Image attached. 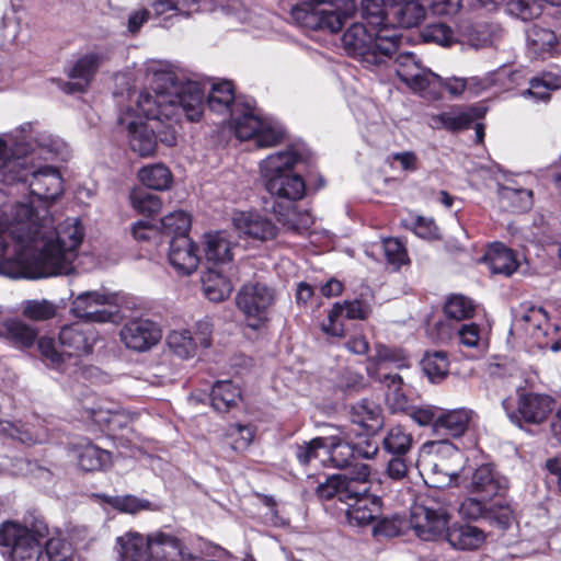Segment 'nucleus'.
<instances>
[{"instance_id":"1","label":"nucleus","mask_w":561,"mask_h":561,"mask_svg":"<svg viewBox=\"0 0 561 561\" xmlns=\"http://www.w3.org/2000/svg\"><path fill=\"white\" fill-rule=\"evenodd\" d=\"M67 154V144L60 137L33 123L0 134V182L27 181L32 194L27 202L10 208L9 228L18 257L0 263L1 275L35 279L72 272L84 236L80 220L68 218L55 227L47 207L36 205L60 197L64 183L56 168H36L35 161Z\"/></svg>"},{"instance_id":"2","label":"nucleus","mask_w":561,"mask_h":561,"mask_svg":"<svg viewBox=\"0 0 561 561\" xmlns=\"http://www.w3.org/2000/svg\"><path fill=\"white\" fill-rule=\"evenodd\" d=\"M150 92L133 93L129 104L118 115V124L127 131L130 149L140 157L156 152L158 140L176 144L175 125L185 116L198 121L204 108V85L180 78L173 71H156Z\"/></svg>"},{"instance_id":"3","label":"nucleus","mask_w":561,"mask_h":561,"mask_svg":"<svg viewBox=\"0 0 561 561\" xmlns=\"http://www.w3.org/2000/svg\"><path fill=\"white\" fill-rule=\"evenodd\" d=\"M96 341L95 332L84 323L75 322L64 325L59 332L58 351L53 339L43 336L37 347L46 365L65 374L75 375L79 371V358L92 353Z\"/></svg>"},{"instance_id":"4","label":"nucleus","mask_w":561,"mask_h":561,"mask_svg":"<svg viewBox=\"0 0 561 561\" xmlns=\"http://www.w3.org/2000/svg\"><path fill=\"white\" fill-rule=\"evenodd\" d=\"M401 35L396 28L368 31L362 23L352 24L343 34L344 49L367 66H379L399 49Z\"/></svg>"},{"instance_id":"5","label":"nucleus","mask_w":561,"mask_h":561,"mask_svg":"<svg viewBox=\"0 0 561 561\" xmlns=\"http://www.w3.org/2000/svg\"><path fill=\"white\" fill-rule=\"evenodd\" d=\"M229 127L242 141L253 139L259 148H271L280 140L277 122L265 114L253 99H240L229 115Z\"/></svg>"},{"instance_id":"6","label":"nucleus","mask_w":561,"mask_h":561,"mask_svg":"<svg viewBox=\"0 0 561 561\" xmlns=\"http://www.w3.org/2000/svg\"><path fill=\"white\" fill-rule=\"evenodd\" d=\"M416 466L434 488L440 489L457 483L463 468V456L447 440L423 445Z\"/></svg>"},{"instance_id":"7","label":"nucleus","mask_w":561,"mask_h":561,"mask_svg":"<svg viewBox=\"0 0 561 561\" xmlns=\"http://www.w3.org/2000/svg\"><path fill=\"white\" fill-rule=\"evenodd\" d=\"M48 534V527L42 520H34L31 525L4 520L0 525L2 554L12 561L38 560L43 557L42 541Z\"/></svg>"},{"instance_id":"8","label":"nucleus","mask_w":561,"mask_h":561,"mask_svg":"<svg viewBox=\"0 0 561 561\" xmlns=\"http://www.w3.org/2000/svg\"><path fill=\"white\" fill-rule=\"evenodd\" d=\"M356 5L353 1L345 5L341 12L339 7L314 8L311 5H296L290 12V16L298 25L313 30L328 31L330 33L339 32L345 20L355 12Z\"/></svg>"},{"instance_id":"9","label":"nucleus","mask_w":561,"mask_h":561,"mask_svg":"<svg viewBox=\"0 0 561 561\" xmlns=\"http://www.w3.org/2000/svg\"><path fill=\"white\" fill-rule=\"evenodd\" d=\"M393 66L399 79L411 91L420 95L423 92L436 93L440 82L438 75L422 67L414 54L409 51L398 54L393 60Z\"/></svg>"},{"instance_id":"10","label":"nucleus","mask_w":561,"mask_h":561,"mask_svg":"<svg viewBox=\"0 0 561 561\" xmlns=\"http://www.w3.org/2000/svg\"><path fill=\"white\" fill-rule=\"evenodd\" d=\"M502 404L511 421L519 426L522 423L540 425L549 419L556 409V401L552 397L537 392L519 393L516 410L511 412L507 400H504Z\"/></svg>"},{"instance_id":"11","label":"nucleus","mask_w":561,"mask_h":561,"mask_svg":"<svg viewBox=\"0 0 561 561\" xmlns=\"http://www.w3.org/2000/svg\"><path fill=\"white\" fill-rule=\"evenodd\" d=\"M449 519L450 516L444 507L415 504L411 508L410 526L421 540L436 541L447 537Z\"/></svg>"},{"instance_id":"12","label":"nucleus","mask_w":561,"mask_h":561,"mask_svg":"<svg viewBox=\"0 0 561 561\" xmlns=\"http://www.w3.org/2000/svg\"><path fill=\"white\" fill-rule=\"evenodd\" d=\"M273 301L271 289L260 283L244 285L237 295V306L244 313L248 325L253 329L267 320Z\"/></svg>"},{"instance_id":"13","label":"nucleus","mask_w":561,"mask_h":561,"mask_svg":"<svg viewBox=\"0 0 561 561\" xmlns=\"http://www.w3.org/2000/svg\"><path fill=\"white\" fill-rule=\"evenodd\" d=\"M311 157L310 150L302 141L287 144L283 150V197L299 201L306 195L304 178L289 171L300 163H308Z\"/></svg>"},{"instance_id":"14","label":"nucleus","mask_w":561,"mask_h":561,"mask_svg":"<svg viewBox=\"0 0 561 561\" xmlns=\"http://www.w3.org/2000/svg\"><path fill=\"white\" fill-rule=\"evenodd\" d=\"M115 299V295L106 290L83 291L72 300L70 311L75 317L89 322H110L114 312L107 307L114 306Z\"/></svg>"},{"instance_id":"15","label":"nucleus","mask_w":561,"mask_h":561,"mask_svg":"<svg viewBox=\"0 0 561 561\" xmlns=\"http://www.w3.org/2000/svg\"><path fill=\"white\" fill-rule=\"evenodd\" d=\"M122 343L131 351L147 352L162 339L160 325L148 318H134L121 329Z\"/></svg>"},{"instance_id":"16","label":"nucleus","mask_w":561,"mask_h":561,"mask_svg":"<svg viewBox=\"0 0 561 561\" xmlns=\"http://www.w3.org/2000/svg\"><path fill=\"white\" fill-rule=\"evenodd\" d=\"M370 312L369 305L360 300L335 302L328 314V321L322 324V330L328 335L341 337L345 332L343 317L350 320H365Z\"/></svg>"},{"instance_id":"17","label":"nucleus","mask_w":561,"mask_h":561,"mask_svg":"<svg viewBox=\"0 0 561 561\" xmlns=\"http://www.w3.org/2000/svg\"><path fill=\"white\" fill-rule=\"evenodd\" d=\"M168 259L175 272L190 275L197 270L199 264L197 245L187 234L173 237Z\"/></svg>"},{"instance_id":"18","label":"nucleus","mask_w":561,"mask_h":561,"mask_svg":"<svg viewBox=\"0 0 561 561\" xmlns=\"http://www.w3.org/2000/svg\"><path fill=\"white\" fill-rule=\"evenodd\" d=\"M371 469L366 463H355L350 473L341 474L340 501L346 505L362 497L373 495L370 493Z\"/></svg>"},{"instance_id":"19","label":"nucleus","mask_w":561,"mask_h":561,"mask_svg":"<svg viewBox=\"0 0 561 561\" xmlns=\"http://www.w3.org/2000/svg\"><path fill=\"white\" fill-rule=\"evenodd\" d=\"M148 558L159 561L162 559H190L185 552L184 543L178 537L161 530L147 535Z\"/></svg>"},{"instance_id":"20","label":"nucleus","mask_w":561,"mask_h":561,"mask_svg":"<svg viewBox=\"0 0 561 561\" xmlns=\"http://www.w3.org/2000/svg\"><path fill=\"white\" fill-rule=\"evenodd\" d=\"M469 489L472 493L492 497L508 489V481L505 477L494 471L491 465H481L471 477Z\"/></svg>"},{"instance_id":"21","label":"nucleus","mask_w":561,"mask_h":561,"mask_svg":"<svg viewBox=\"0 0 561 561\" xmlns=\"http://www.w3.org/2000/svg\"><path fill=\"white\" fill-rule=\"evenodd\" d=\"M234 243L226 231L209 232L204 236V254L214 265L230 263L233 259Z\"/></svg>"},{"instance_id":"22","label":"nucleus","mask_w":561,"mask_h":561,"mask_svg":"<svg viewBox=\"0 0 561 561\" xmlns=\"http://www.w3.org/2000/svg\"><path fill=\"white\" fill-rule=\"evenodd\" d=\"M350 417L367 435L377 433L383 424L381 408L366 399L351 407Z\"/></svg>"},{"instance_id":"23","label":"nucleus","mask_w":561,"mask_h":561,"mask_svg":"<svg viewBox=\"0 0 561 561\" xmlns=\"http://www.w3.org/2000/svg\"><path fill=\"white\" fill-rule=\"evenodd\" d=\"M232 220L239 233L255 240H267L276 234V227L257 214L239 213Z\"/></svg>"},{"instance_id":"24","label":"nucleus","mask_w":561,"mask_h":561,"mask_svg":"<svg viewBox=\"0 0 561 561\" xmlns=\"http://www.w3.org/2000/svg\"><path fill=\"white\" fill-rule=\"evenodd\" d=\"M72 450L79 467L84 471H102L112 466V454L91 442L80 443Z\"/></svg>"},{"instance_id":"25","label":"nucleus","mask_w":561,"mask_h":561,"mask_svg":"<svg viewBox=\"0 0 561 561\" xmlns=\"http://www.w3.org/2000/svg\"><path fill=\"white\" fill-rule=\"evenodd\" d=\"M472 417L473 412L465 408L443 412L435 420L434 431L437 434L460 437L467 431Z\"/></svg>"},{"instance_id":"26","label":"nucleus","mask_w":561,"mask_h":561,"mask_svg":"<svg viewBox=\"0 0 561 561\" xmlns=\"http://www.w3.org/2000/svg\"><path fill=\"white\" fill-rule=\"evenodd\" d=\"M381 500L376 495L362 497L347 504L346 519L351 526L364 527L371 524L379 515Z\"/></svg>"},{"instance_id":"27","label":"nucleus","mask_w":561,"mask_h":561,"mask_svg":"<svg viewBox=\"0 0 561 561\" xmlns=\"http://www.w3.org/2000/svg\"><path fill=\"white\" fill-rule=\"evenodd\" d=\"M336 434L327 436V449L332 465L336 468H346L355 460L354 445L347 432L337 428Z\"/></svg>"},{"instance_id":"28","label":"nucleus","mask_w":561,"mask_h":561,"mask_svg":"<svg viewBox=\"0 0 561 561\" xmlns=\"http://www.w3.org/2000/svg\"><path fill=\"white\" fill-rule=\"evenodd\" d=\"M103 60L104 56L99 53L87 54L79 58L70 71V78L75 80L70 83L71 90L77 92L84 91Z\"/></svg>"},{"instance_id":"29","label":"nucleus","mask_w":561,"mask_h":561,"mask_svg":"<svg viewBox=\"0 0 561 561\" xmlns=\"http://www.w3.org/2000/svg\"><path fill=\"white\" fill-rule=\"evenodd\" d=\"M152 11L156 18H161L163 26L168 27L169 22L179 16H190L199 11L198 0H156L152 3Z\"/></svg>"},{"instance_id":"30","label":"nucleus","mask_w":561,"mask_h":561,"mask_svg":"<svg viewBox=\"0 0 561 561\" xmlns=\"http://www.w3.org/2000/svg\"><path fill=\"white\" fill-rule=\"evenodd\" d=\"M260 182L265 190L275 197L273 210L280 197V152H274L260 162Z\"/></svg>"},{"instance_id":"31","label":"nucleus","mask_w":561,"mask_h":561,"mask_svg":"<svg viewBox=\"0 0 561 561\" xmlns=\"http://www.w3.org/2000/svg\"><path fill=\"white\" fill-rule=\"evenodd\" d=\"M242 96H236L234 87L229 80H221L211 84L207 96V105L210 111L219 114H231L238 100Z\"/></svg>"},{"instance_id":"32","label":"nucleus","mask_w":561,"mask_h":561,"mask_svg":"<svg viewBox=\"0 0 561 561\" xmlns=\"http://www.w3.org/2000/svg\"><path fill=\"white\" fill-rule=\"evenodd\" d=\"M484 261L492 274L504 276H511L519 265L514 252L502 243L491 245Z\"/></svg>"},{"instance_id":"33","label":"nucleus","mask_w":561,"mask_h":561,"mask_svg":"<svg viewBox=\"0 0 561 561\" xmlns=\"http://www.w3.org/2000/svg\"><path fill=\"white\" fill-rule=\"evenodd\" d=\"M527 44L529 49L537 56L545 58L560 54L559 38L549 28L534 25L527 32Z\"/></svg>"},{"instance_id":"34","label":"nucleus","mask_w":561,"mask_h":561,"mask_svg":"<svg viewBox=\"0 0 561 561\" xmlns=\"http://www.w3.org/2000/svg\"><path fill=\"white\" fill-rule=\"evenodd\" d=\"M486 539V534L476 526H459L449 528L446 540L457 550H477Z\"/></svg>"},{"instance_id":"35","label":"nucleus","mask_w":561,"mask_h":561,"mask_svg":"<svg viewBox=\"0 0 561 561\" xmlns=\"http://www.w3.org/2000/svg\"><path fill=\"white\" fill-rule=\"evenodd\" d=\"M241 401V390L231 380L215 382L210 391V402L214 410L226 413Z\"/></svg>"},{"instance_id":"36","label":"nucleus","mask_w":561,"mask_h":561,"mask_svg":"<svg viewBox=\"0 0 561 561\" xmlns=\"http://www.w3.org/2000/svg\"><path fill=\"white\" fill-rule=\"evenodd\" d=\"M0 332L11 344L22 350L32 347L38 335L35 328L21 320L3 322Z\"/></svg>"},{"instance_id":"37","label":"nucleus","mask_w":561,"mask_h":561,"mask_svg":"<svg viewBox=\"0 0 561 561\" xmlns=\"http://www.w3.org/2000/svg\"><path fill=\"white\" fill-rule=\"evenodd\" d=\"M116 549L122 561H139L148 557L147 536L129 530L117 537Z\"/></svg>"},{"instance_id":"38","label":"nucleus","mask_w":561,"mask_h":561,"mask_svg":"<svg viewBox=\"0 0 561 561\" xmlns=\"http://www.w3.org/2000/svg\"><path fill=\"white\" fill-rule=\"evenodd\" d=\"M90 416L95 424L112 434L127 428L134 420L133 415L123 410H111L104 407L92 409Z\"/></svg>"},{"instance_id":"39","label":"nucleus","mask_w":561,"mask_h":561,"mask_svg":"<svg viewBox=\"0 0 561 561\" xmlns=\"http://www.w3.org/2000/svg\"><path fill=\"white\" fill-rule=\"evenodd\" d=\"M202 287L204 295L214 302L228 298L232 291L230 280L221 272L208 268L202 275Z\"/></svg>"},{"instance_id":"40","label":"nucleus","mask_w":561,"mask_h":561,"mask_svg":"<svg viewBox=\"0 0 561 561\" xmlns=\"http://www.w3.org/2000/svg\"><path fill=\"white\" fill-rule=\"evenodd\" d=\"M394 364L398 368L408 367L407 354L401 348L376 344L375 355L368 358L367 373L370 377H378V366Z\"/></svg>"},{"instance_id":"41","label":"nucleus","mask_w":561,"mask_h":561,"mask_svg":"<svg viewBox=\"0 0 561 561\" xmlns=\"http://www.w3.org/2000/svg\"><path fill=\"white\" fill-rule=\"evenodd\" d=\"M386 387V401L393 411H403L409 400L404 390L402 376L399 374H385L376 377Z\"/></svg>"},{"instance_id":"42","label":"nucleus","mask_w":561,"mask_h":561,"mask_svg":"<svg viewBox=\"0 0 561 561\" xmlns=\"http://www.w3.org/2000/svg\"><path fill=\"white\" fill-rule=\"evenodd\" d=\"M139 181L147 187L154 191H165L172 184V173L163 163H153L142 167L138 171Z\"/></svg>"},{"instance_id":"43","label":"nucleus","mask_w":561,"mask_h":561,"mask_svg":"<svg viewBox=\"0 0 561 561\" xmlns=\"http://www.w3.org/2000/svg\"><path fill=\"white\" fill-rule=\"evenodd\" d=\"M170 351L180 358H192L197 351V342L187 330H173L167 336Z\"/></svg>"},{"instance_id":"44","label":"nucleus","mask_w":561,"mask_h":561,"mask_svg":"<svg viewBox=\"0 0 561 561\" xmlns=\"http://www.w3.org/2000/svg\"><path fill=\"white\" fill-rule=\"evenodd\" d=\"M473 119L474 114L471 110L463 111L460 108H451L448 112H443L432 117L437 127H443L450 131L467 129Z\"/></svg>"},{"instance_id":"45","label":"nucleus","mask_w":561,"mask_h":561,"mask_svg":"<svg viewBox=\"0 0 561 561\" xmlns=\"http://www.w3.org/2000/svg\"><path fill=\"white\" fill-rule=\"evenodd\" d=\"M561 87V78L546 73L540 78L530 80L529 88L523 91L524 98H533L536 102H548L550 92Z\"/></svg>"},{"instance_id":"46","label":"nucleus","mask_w":561,"mask_h":561,"mask_svg":"<svg viewBox=\"0 0 561 561\" xmlns=\"http://www.w3.org/2000/svg\"><path fill=\"white\" fill-rule=\"evenodd\" d=\"M422 369L432 382H440L449 370L447 354L442 351L426 353L423 357Z\"/></svg>"},{"instance_id":"47","label":"nucleus","mask_w":561,"mask_h":561,"mask_svg":"<svg viewBox=\"0 0 561 561\" xmlns=\"http://www.w3.org/2000/svg\"><path fill=\"white\" fill-rule=\"evenodd\" d=\"M499 196L502 203L507 204L513 211H524L533 205V192L512 185H500Z\"/></svg>"},{"instance_id":"48","label":"nucleus","mask_w":561,"mask_h":561,"mask_svg":"<svg viewBox=\"0 0 561 561\" xmlns=\"http://www.w3.org/2000/svg\"><path fill=\"white\" fill-rule=\"evenodd\" d=\"M412 445V434L401 425L391 427L383 438V448L392 455L404 456Z\"/></svg>"},{"instance_id":"49","label":"nucleus","mask_w":561,"mask_h":561,"mask_svg":"<svg viewBox=\"0 0 561 561\" xmlns=\"http://www.w3.org/2000/svg\"><path fill=\"white\" fill-rule=\"evenodd\" d=\"M390 13L396 16V21L403 27L417 25L425 16L424 7L415 0H408L397 8H390Z\"/></svg>"},{"instance_id":"50","label":"nucleus","mask_w":561,"mask_h":561,"mask_svg":"<svg viewBox=\"0 0 561 561\" xmlns=\"http://www.w3.org/2000/svg\"><path fill=\"white\" fill-rule=\"evenodd\" d=\"M362 15L371 26V30L390 28L389 12L385 9L383 0H362Z\"/></svg>"},{"instance_id":"51","label":"nucleus","mask_w":561,"mask_h":561,"mask_svg":"<svg viewBox=\"0 0 561 561\" xmlns=\"http://www.w3.org/2000/svg\"><path fill=\"white\" fill-rule=\"evenodd\" d=\"M57 306L47 299H31L22 304V314L32 321H46L56 316Z\"/></svg>"},{"instance_id":"52","label":"nucleus","mask_w":561,"mask_h":561,"mask_svg":"<svg viewBox=\"0 0 561 561\" xmlns=\"http://www.w3.org/2000/svg\"><path fill=\"white\" fill-rule=\"evenodd\" d=\"M130 203L133 208L142 215H152L160 211L162 207L161 199L142 188H135L130 193Z\"/></svg>"},{"instance_id":"53","label":"nucleus","mask_w":561,"mask_h":561,"mask_svg":"<svg viewBox=\"0 0 561 561\" xmlns=\"http://www.w3.org/2000/svg\"><path fill=\"white\" fill-rule=\"evenodd\" d=\"M485 520L502 530L508 529L515 522L514 511L508 503L495 502L489 505Z\"/></svg>"},{"instance_id":"54","label":"nucleus","mask_w":561,"mask_h":561,"mask_svg":"<svg viewBox=\"0 0 561 561\" xmlns=\"http://www.w3.org/2000/svg\"><path fill=\"white\" fill-rule=\"evenodd\" d=\"M161 230L173 237L186 234L191 227V216L183 210L168 214L160 220Z\"/></svg>"},{"instance_id":"55","label":"nucleus","mask_w":561,"mask_h":561,"mask_svg":"<svg viewBox=\"0 0 561 561\" xmlns=\"http://www.w3.org/2000/svg\"><path fill=\"white\" fill-rule=\"evenodd\" d=\"M444 312L448 318L460 321L473 316L474 306L467 297L454 295L446 301Z\"/></svg>"},{"instance_id":"56","label":"nucleus","mask_w":561,"mask_h":561,"mask_svg":"<svg viewBox=\"0 0 561 561\" xmlns=\"http://www.w3.org/2000/svg\"><path fill=\"white\" fill-rule=\"evenodd\" d=\"M423 39L440 46H451L456 43L454 31L445 23H433L422 32Z\"/></svg>"},{"instance_id":"57","label":"nucleus","mask_w":561,"mask_h":561,"mask_svg":"<svg viewBox=\"0 0 561 561\" xmlns=\"http://www.w3.org/2000/svg\"><path fill=\"white\" fill-rule=\"evenodd\" d=\"M10 210L0 209V261L15 260L18 254L14 252V241L11 239L9 228Z\"/></svg>"},{"instance_id":"58","label":"nucleus","mask_w":561,"mask_h":561,"mask_svg":"<svg viewBox=\"0 0 561 561\" xmlns=\"http://www.w3.org/2000/svg\"><path fill=\"white\" fill-rule=\"evenodd\" d=\"M228 444L236 451L245 450L253 440V430L248 425L233 424L227 430Z\"/></svg>"},{"instance_id":"59","label":"nucleus","mask_w":561,"mask_h":561,"mask_svg":"<svg viewBox=\"0 0 561 561\" xmlns=\"http://www.w3.org/2000/svg\"><path fill=\"white\" fill-rule=\"evenodd\" d=\"M108 504L113 508L127 514H136L139 511L153 510L149 501L138 499L135 495L114 496L108 500Z\"/></svg>"},{"instance_id":"60","label":"nucleus","mask_w":561,"mask_h":561,"mask_svg":"<svg viewBox=\"0 0 561 561\" xmlns=\"http://www.w3.org/2000/svg\"><path fill=\"white\" fill-rule=\"evenodd\" d=\"M510 11L524 21L533 20L541 14V0H510Z\"/></svg>"},{"instance_id":"61","label":"nucleus","mask_w":561,"mask_h":561,"mask_svg":"<svg viewBox=\"0 0 561 561\" xmlns=\"http://www.w3.org/2000/svg\"><path fill=\"white\" fill-rule=\"evenodd\" d=\"M489 505L474 497H466L458 507L461 518L468 520L485 519Z\"/></svg>"},{"instance_id":"62","label":"nucleus","mask_w":561,"mask_h":561,"mask_svg":"<svg viewBox=\"0 0 561 561\" xmlns=\"http://www.w3.org/2000/svg\"><path fill=\"white\" fill-rule=\"evenodd\" d=\"M496 37V28L491 25L483 24L478 25L472 30L469 34L468 42L470 46L474 48H482L492 45Z\"/></svg>"},{"instance_id":"63","label":"nucleus","mask_w":561,"mask_h":561,"mask_svg":"<svg viewBox=\"0 0 561 561\" xmlns=\"http://www.w3.org/2000/svg\"><path fill=\"white\" fill-rule=\"evenodd\" d=\"M327 448V436L316 437L305 445L297 446L295 455L302 465L309 463L312 459L318 458L319 450Z\"/></svg>"},{"instance_id":"64","label":"nucleus","mask_w":561,"mask_h":561,"mask_svg":"<svg viewBox=\"0 0 561 561\" xmlns=\"http://www.w3.org/2000/svg\"><path fill=\"white\" fill-rule=\"evenodd\" d=\"M412 229L416 236L427 240L439 238V229L433 218L415 216L412 221Z\"/></svg>"}]
</instances>
